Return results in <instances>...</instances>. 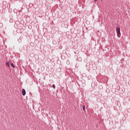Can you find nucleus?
Wrapping results in <instances>:
<instances>
[{
    "instance_id": "f257e3e1",
    "label": "nucleus",
    "mask_w": 130,
    "mask_h": 130,
    "mask_svg": "<svg viewBox=\"0 0 130 130\" xmlns=\"http://www.w3.org/2000/svg\"><path fill=\"white\" fill-rule=\"evenodd\" d=\"M116 30L117 34V37H118V38H120L121 35V34H120V27H117Z\"/></svg>"
},
{
    "instance_id": "f03ea898",
    "label": "nucleus",
    "mask_w": 130,
    "mask_h": 130,
    "mask_svg": "<svg viewBox=\"0 0 130 130\" xmlns=\"http://www.w3.org/2000/svg\"><path fill=\"white\" fill-rule=\"evenodd\" d=\"M22 93L23 96H25V95H26V90H25V89H22Z\"/></svg>"
},
{
    "instance_id": "7ed1b4c3",
    "label": "nucleus",
    "mask_w": 130,
    "mask_h": 130,
    "mask_svg": "<svg viewBox=\"0 0 130 130\" xmlns=\"http://www.w3.org/2000/svg\"><path fill=\"white\" fill-rule=\"evenodd\" d=\"M82 109H83V110L84 111H85V110H86V107L85 106V105H83L82 106Z\"/></svg>"
},
{
    "instance_id": "20e7f679",
    "label": "nucleus",
    "mask_w": 130,
    "mask_h": 130,
    "mask_svg": "<svg viewBox=\"0 0 130 130\" xmlns=\"http://www.w3.org/2000/svg\"><path fill=\"white\" fill-rule=\"evenodd\" d=\"M11 67H12V68H14V69H15V68H16V67H15V65H14V63H12V62H11Z\"/></svg>"
},
{
    "instance_id": "39448f33",
    "label": "nucleus",
    "mask_w": 130,
    "mask_h": 130,
    "mask_svg": "<svg viewBox=\"0 0 130 130\" xmlns=\"http://www.w3.org/2000/svg\"><path fill=\"white\" fill-rule=\"evenodd\" d=\"M6 64L8 66V67H10V61H7Z\"/></svg>"
},
{
    "instance_id": "423d86ee",
    "label": "nucleus",
    "mask_w": 130,
    "mask_h": 130,
    "mask_svg": "<svg viewBox=\"0 0 130 130\" xmlns=\"http://www.w3.org/2000/svg\"><path fill=\"white\" fill-rule=\"evenodd\" d=\"M18 41L19 43H21V42H22V40H21V39H18Z\"/></svg>"
},
{
    "instance_id": "0eeeda50",
    "label": "nucleus",
    "mask_w": 130,
    "mask_h": 130,
    "mask_svg": "<svg viewBox=\"0 0 130 130\" xmlns=\"http://www.w3.org/2000/svg\"><path fill=\"white\" fill-rule=\"evenodd\" d=\"M78 61H82V58L79 57V58L78 59Z\"/></svg>"
},
{
    "instance_id": "6e6552de",
    "label": "nucleus",
    "mask_w": 130,
    "mask_h": 130,
    "mask_svg": "<svg viewBox=\"0 0 130 130\" xmlns=\"http://www.w3.org/2000/svg\"><path fill=\"white\" fill-rule=\"evenodd\" d=\"M52 87H53V89H55V85L54 84L52 85Z\"/></svg>"
},
{
    "instance_id": "1a4fd4ad",
    "label": "nucleus",
    "mask_w": 130,
    "mask_h": 130,
    "mask_svg": "<svg viewBox=\"0 0 130 130\" xmlns=\"http://www.w3.org/2000/svg\"><path fill=\"white\" fill-rule=\"evenodd\" d=\"M67 63H70V61H67Z\"/></svg>"
},
{
    "instance_id": "9d476101",
    "label": "nucleus",
    "mask_w": 130,
    "mask_h": 130,
    "mask_svg": "<svg viewBox=\"0 0 130 130\" xmlns=\"http://www.w3.org/2000/svg\"><path fill=\"white\" fill-rule=\"evenodd\" d=\"M98 0H94V2H97Z\"/></svg>"
},
{
    "instance_id": "9b49d317",
    "label": "nucleus",
    "mask_w": 130,
    "mask_h": 130,
    "mask_svg": "<svg viewBox=\"0 0 130 130\" xmlns=\"http://www.w3.org/2000/svg\"><path fill=\"white\" fill-rule=\"evenodd\" d=\"M4 4H5V2H3V5H4Z\"/></svg>"
}]
</instances>
